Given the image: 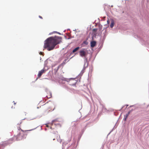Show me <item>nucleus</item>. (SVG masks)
<instances>
[{
  "mask_svg": "<svg viewBox=\"0 0 149 149\" xmlns=\"http://www.w3.org/2000/svg\"><path fill=\"white\" fill-rule=\"evenodd\" d=\"M83 43H84L85 44H87V42H86V41H84V42H83Z\"/></svg>",
  "mask_w": 149,
  "mask_h": 149,
  "instance_id": "15",
  "label": "nucleus"
},
{
  "mask_svg": "<svg viewBox=\"0 0 149 149\" xmlns=\"http://www.w3.org/2000/svg\"><path fill=\"white\" fill-rule=\"evenodd\" d=\"M45 72V70L44 69H42L41 71H39L38 75V77L40 78L42 74Z\"/></svg>",
  "mask_w": 149,
  "mask_h": 149,
  "instance_id": "6",
  "label": "nucleus"
},
{
  "mask_svg": "<svg viewBox=\"0 0 149 149\" xmlns=\"http://www.w3.org/2000/svg\"><path fill=\"white\" fill-rule=\"evenodd\" d=\"M64 143L63 144L62 149H64Z\"/></svg>",
  "mask_w": 149,
  "mask_h": 149,
  "instance_id": "14",
  "label": "nucleus"
},
{
  "mask_svg": "<svg viewBox=\"0 0 149 149\" xmlns=\"http://www.w3.org/2000/svg\"><path fill=\"white\" fill-rule=\"evenodd\" d=\"M39 17L41 19H42V17L40 16H39Z\"/></svg>",
  "mask_w": 149,
  "mask_h": 149,
  "instance_id": "13",
  "label": "nucleus"
},
{
  "mask_svg": "<svg viewBox=\"0 0 149 149\" xmlns=\"http://www.w3.org/2000/svg\"><path fill=\"white\" fill-rule=\"evenodd\" d=\"M14 139H15L14 138H11L9 139L7 141L3 142L1 145L3 146H6L10 143H13Z\"/></svg>",
  "mask_w": 149,
  "mask_h": 149,
  "instance_id": "4",
  "label": "nucleus"
},
{
  "mask_svg": "<svg viewBox=\"0 0 149 149\" xmlns=\"http://www.w3.org/2000/svg\"><path fill=\"white\" fill-rule=\"evenodd\" d=\"M79 47H77L75 48L72 51V52L73 53H74L76 52L77 50H78L79 49Z\"/></svg>",
  "mask_w": 149,
  "mask_h": 149,
  "instance_id": "8",
  "label": "nucleus"
},
{
  "mask_svg": "<svg viewBox=\"0 0 149 149\" xmlns=\"http://www.w3.org/2000/svg\"><path fill=\"white\" fill-rule=\"evenodd\" d=\"M129 113L127 114L126 115V117L125 118V120H126V118L127 117V116H128V115H129Z\"/></svg>",
  "mask_w": 149,
  "mask_h": 149,
  "instance_id": "11",
  "label": "nucleus"
},
{
  "mask_svg": "<svg viewBox=\"0 0 149 149\" xmlns=\"http://www.w3.org/2000/svg\"><path fill=\"white\" fill-rule=\"evenodd\" d=\"M66 81L68 82L69 84L70 85H74L77 82L76 80L74 79H66Z\"/></svg>",
  "mask_w": 149,
  "mask_h": 149,
  "instance_id": "5",
  "label": "nucleus"
},
{
  "mask_svg": "<svg viewBox=\"0 0 149 149\" xmlns=\"http://www.w3.org/2000/svg\"><path fill=\"white\" fill-rule=\"evenodd\" d=\"M14 104H16V103H14Z\"/></svg>",
  "mask_w": 149,
  "mask_h": 149,
  "instance_id": "16",
  "label": "nucleus"
},
{
  "mask_svg": "<svg viewBox=\"0 0 149 149\" xmlns=\"http://www.w3.org/2000/svg\"><path fill=\"white\" fill-rule=\"evenodd\" d=\"M88 51L86 49H84L80 51L79 52L80 55L82 57H85L87 54Z\"/></svg>",
  "mask_w": 149,
  "mask_h": 149,
  "instance_id": "3",
  "label": "nucleus"
},
{
  "mask_svg": "<svg viewBox=\"0 0 149 149\" xmlns=\"http://www.w3.org/2000/svg\"><path fill=\"white\" fill-rule=\"evenodd\" d=\"M57 33V32H56V31H54V32H52V33H50V34H52L53 33Z\"/></svg>",
  "mask_w": 149,
  "mask_h": 149,
  "instance_id": "12",
  "label": "nucleus"
},
{
  "mask_svg": "<svg viewBox=\"0 0 149 149\" xmlns=\"http://www.w3.org/2000/svg\"><path fill=\"white\" fill-rule=\"evenodd\" d=\"M97 29H93V33H95L97 31Z\"/></svg>",
  "mask_w": 149,
  "mask_h": 149,
  "instance_id": "9",
  "label": "nucleus"
},
{
  "mask_svg": "<svg viewBox=\"0 0 149 149\" xmlns=\"http://www.w3.org/2000/svg\"><path fill=\"white\" fill-rule=\"evenodd\" d=\"M23 120H21L18 122L17 124V127L19 128L18 129L21 130V132H20L17 136H14V138L17 141L20 140L25 137L26 135L25 132L26 131H24L20 128V125L23 123Z\"/></svg>",
  "mask_w": 149,
  "mask_h": 149,
  "instance_id": "2",
  "label": "nucleus"
},
{
  "mask_svg": "<svg viewBox=\"0 0 149 149\" xmlns=\"http://www.w3.org/2000/svg\"><path fill=\"white\" fill-rule=\"evenodd\" d=\"M61 37L57 36L47 38L45 41L44 48H47L48 51L53 50L55 46L61 41Z\"/></svg>",
  "mask_w": 149,
  "mask_h": 149,
  "instance_id": "1",
  "label": "nucleus"
},
{
  "mask_svg": "<svg viewBox=\"0 0 149 149\" xmlns=\"http://www.w3.org/2000/svg\"><path fill=\"white\" fill-rule=\"evenodd\" d=\"M96 42L95 41H93L91 42V47H94L96 45Z\"/></svg>",
  "mask_w": 149,
  "mask_h": 149,
  "instance_id": "7",
  "label": "nucleus"
},
{
  "mask_svg": "<svg viewBox=\"0 0 149 149\" xmlns=\"http://www.w3.org/2000/svg\"><path fill=\"white\" fill-rule=\"evenodd\" d=\"M113 22H111V23L110 24V27L111 28H113Z\"/></svg>",
  "mask_w": 149,
  "mask_h": 149,
  "instance_id": "10",
  "label": "nucleus"
},
{
  "mask_svg": "<svg viewBox=\"0 0 149 149\" xmlns=\"http://www.w3.org/2000/svg\"><path fill=\"white\" fill-rule=\"evenodd\" d=\"M55 139H54L53 140H54Z\"/></svg>",
  "mask_w": 149,
  "mask_h": 149,
  "instance_id": "17",
  "label": "nucleus"
}]
</instances>
